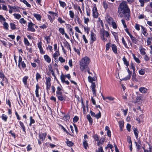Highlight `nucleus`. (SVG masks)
Masks as SVG:
<instances>
[{
	"instance_id": "1",
	"label": "nucleus",
	"mask_w": 152,
	"mask_h": 152,
	"mask_svg": "<svg viewBox=\"0 0 152 152\" xmlns=\"http://www.w3.org/2000/svg\"><path fill=\"white\" fill-rule=\"evenodd\" d=\"M118 15L119 17H122L124 14L130 12L126 1H123L119 5L118 8Z\"/></svg>"
},
{
	"instance_id": "2",
	"label": "nucleus",
	"mask_w": 152,
	"mask_h": 152,
	"mask_svg": "<svg viewBox=\"0 0 152 152\" xmlns=\"http://www.w3.org/2000/svg\"><path fill=\"white\" fill-rule=\"evenodd\" d=\"M90 62V59L87 57H83L80 62V69L83 71L85 69L87 68Z\"/></svg>"
},
{
	"instance_id": "3",
	"label": "nucleus",
	"mask_w": 152,
	"mask_h": 152,
	"mask_svg": "<svg viewBox=\"0 0 152 152\" xmlns=\"http://www.w3.org/2000/svg\"><path fill=\"white\" fill-rule=\"evenodd\" d=\"M27 62L26 60L23 59L22 57L20 55L19 56L18 66L20 69H24L26 67V63Z\"/></svg>"
},
{
	"instance_id": "4",
	"label": "nucleus",
	"mask_w": 152,
	"mask_h": 152,
	"mask_svg": "<svg viewBox=\"0 0 152 152\" xmlns=\"http://www.w3.org/2000/svg\"><path fill=\"white\" fill-rule=\"evenodd\" d=\"M34 25H35V24L31 22L28 23L27 30L32 32H35V30L34 27Z\"/></svg>"
},
{
	"instance_id": "5",
	"label": "nucleus",
	"mask_w": 152,
	"mask_h": 152,
	"mask_svg": "<svg viewBox=\"0 0 152 152\" xmlns=\"http://www.w3.org/2000/svg\"><path fill=\"white\" fill-rule=\"evenodd\" d=\"M58 100L64 102L66 99V96L64 94H61L60 95L56 96Z\"/></svg>"
},
{
	"instance_id": "6",
	"label": "nucleus",
	"mask_w": 152,
	"mask_h": 152,
	"mask_svg": "<svg viewBox=\"0 0 152 152\" xmlns=\"http://www.w3.org/2000/svg\"><path fill=\"white\" fill-rule=\"evenodd\" d=\"M93 16L94 18H97L98 16V13L96 6H94L92 9Z\"/></svg>"
},
{
	"instance_id": "7",
	"label": "nucleus",
	"mask_w": 152,
	"mask_h": 152,
	"mask_svg": "<svg viewBox=\"0 0 152 152\" xmlns=\"http://www.w3.org/2000/svg\"><path fill=\"white\" fill-rule=\"evenodd\" d=\"M96 35L94 32L91 31V41L90 43H92L96 40Z\"/></svg>"
},
{
	"instance_id": "8",
	"label": "nucleus",
	"mask_w": 152,
	"mask_h": 152,
	"mask_svg": "<svg viewBox=\"0 0 152 152\" xmlns=\"http://www.w3.org/2000/svg\"><path fill=\"white\" fill-rule=\"evenodd\" d=\"M47 135L46 132L40 133L39 134V137L40 140L43 141L45 140Z\"/></svg>"
},
{
	"instance_id": "9",
	"label": "nucleus",
	"mask_w": 152,
	"mask_h": 152,
	"mask_svg": "<svg viewBox=\"0 0 152 152\" xmlns=\"http://www.w3.org/2000/svg\"><path fill=\"white\" fill-rule=\"evenodd\" d=\"M141 28L142 33L144 35L145 37H147L148 35L147 29L142 26H140Z\"/></svg>"
},
{
	"instance_id": "10",
	"label": "nucleus",
	"mask_w": 152,
	"mask_h": 152,
	"mask_svg": "<svg viewBox=\"0 0 152 152\" xmlns=\"http://www.w3.org/2000/svg\"><path fill=\"white\" fill-rule=\"evenodd\" d=\"M62 87L58 86L57 88V90L56 91V96H58L61 94H63L62 91Z\"/></svg>"
},
{
	"instance_id": "11",
	"label": "nucleus",
	"mask_w": 152,
	"mask_h": 152,
	"mask_svg": "<svg viewBox=\"0 0 152 152\" xmlns=\"http://www.w3.org/2000/svg\"><path fill=\"white\" fill-rule=\"evenodd\" d=\"M127 34L130 37V39H131L132 42L135 44H136L137 42V39L136 38L133 37L130 33H129V31H128Z\"/></svg>"
},
{
	"instance_id": "12",
	"label": "nucleus",
	"mask_w": 152,
	"mask_h": 152,
	"mask_svg": "<svg viewBox=\"0 0 152 152\" xmlns=\"http://www.w3.org/2000/svg\"><path fill=\"white\" fill-rule=\"evenodd\" d=\"M28 79V77L26 76H24L23 78L22 81L25 87H26L27 86V80Z\"/></svg>"
},
{
	"instance_id": "13",
	"label": "nucleus",
	"mask_w": 152,
	"mask_h": 152,
	"mask_svg": "<svg viewBox=\"0 0 152 152\" xmlns=\"http://www.w3.org/2000/svg\"><path fill=\"white\" fill-rule=\"evenodd\" d=\"M44 58L45 61L48 63H49L51 62V59L49 56L47 55H44Z\"/></svg>"
},
{
	"instance_id": "14",
	"label": "nucleus",
	"mask_w": 152,
	"mask_h": 152,
	"mask_svg": "<svg viewBox=\"0 0 152 152\" xmlns=\"http://www.w3.org/2000/svg\"><path fill=\"white\" fill-rule=\"evenodd\" d=\"M139 91L141 93H146L148 91V89L144 87H142L139 88Z\"/></svg>"
},
{
	"instance_id": "15",
	"label": "nucleus",
	"mask_w": 152,
	"mask_h": 152,
	"mask_svg": "<svg viewBox=\"0 0 152 152\" xmlns=\"http://www.w3.org/2000/svg\"><path fill=\"white\" fill-rule=\"evenodd\" d=\"M111 48L113 52L115 54H117V48L116 45L114 44H113L111 46Z\"/></svg>"
},
{
	"instance_id": "16",
	"label": "nucleus",
	"mask_w": 152,
	"mask_h": 152,
	"mask_svg": "<svg viewBox=\"0 0 152 152\" xmlns=\"http://www.w3.org/2000/svg\"><path fill=\"white\" fill-rule=\"evenodd\" d=\"M36 89L35 90V94L37 97L39 98V86L38 84L37 83L36 86Z\"/></svg>"
},
{
	"instance_id": "17",
	"label": "nucleus",
	"mask_w": 152,
	"mask_h": 152,
	"mask_svg": "<svg viewBox=\"0 0 152 152\" xmlns=\"http://www.w3.org/2000/svg\"><path fill=\"white\" fill-rule=\"evenodd\" d=\"M8 81L7 78L5 77L2 78V81L0 82V83L2 86H4V83H5L6 84L7 83Z\"/></svg>"
},
{
	"instance_id": "18",
	"label": "nucleus",
	"mask_w": 152,
	"mask_h": 152,
	"mask_svg": "<svg viewBox=\"0 0 152 152\" xmlns=\"http://www.w3.org/2000/svg\"><path fill=\"white\" fill-rule=\"evenodd\" d=\"M105 35L104 31L101 34V38L104 42L107 41V39L104 37Z\"/></svg>"
},
{
	"instance_id": "19",
	"label": "nucleus",
	"mask_w": 152,
	"mask_h": 152,
	"mask_svg": "<svg viewBox=\"0 0 152 152\" xmlns=\"http://www.w3.org/2000/svg\"><path fill=\"white\" fill-rule=\"evenodd\" d=\"M19 124L21 128H22V129H23V131L24 132L26 133V129H25V126H24L23 123L21 121H19Z\"/></svg>"
},
{
	"instance_id": "20",
	"label": "nucleus",
	"mask_w": 152,
	"mask_h": 152,
	"mask_svg": "<svg viewBox=\"0 0 152 152\" xmlns=\"http://www.w3.org/2000/svg\"><path fill=\"white\" fill-rule=\"evenodd\" d=\"M34 17L38 21L40 20L41 19V16L38 14L34 13L33 15Z\"/></svg>"
},
{
	"instance_id": "21",
	"label": "nucleus",
	"mask_w": 152,
	"mask_h": 152,
	"mask_svg": "<svg viewBox=\"0 0 152 152\" xmlns=\"http://www.w3.org/2000/svg\"><path fill=\"white\" fill-rule=\"evenodd\" d=\"M125 16V19L126 20L128 21L129 20V18L130 17V12H127L126 14H124Z\"/></svg>"
},
{
	"instance_id": "22",
	"label": "nucleus",
	"mask_w": 152,
	"mask_h": 152,
	"mask_svg": "<svg viewBox=\"0 0 152 152\" xmlns=\"http://www.w3.org/2000/svg\"><path fill=\"white\" fill-rule=\"evenodd\" d=\"M140 53L141 55H145V54L146 53L145 52V49L142 47H141L140 48Z\"/></svg>"
},
{
	"instance_id": "23",
	"label": "nucleus",
	"mask_w": 152,
	"mask_h": 152,
	"mask_svg": "<svg viewBox=\"0 0 152 152\" xmlns=\"http://www.w3.org/2000/svg\"><path fill=\"white\" fill-rule=\"evenodd\" d=\"M133 131L135 137L137 139L138 137V131L137 128H134L133 129Z\"/></svg>"
},
{
	"instance_id": "24",
	"label": "nucleus",
	"mask_w": 152,
	"mask_h": 152,
	"mask_svg": "<svg viewBox=\"0 0 152 152\" xmlns=\"http://www.w3.org/2000/svg\"><path fill=\"white\" fill-rule=\"evenodd\" d=\"M29 119L30 122L29 124V126H31L32 124L35 123V121L34 120L33 118V117L32 116H30Z\"/></svg>"
},
{
	"instance_id": "25",
	"label": "nucleus",
	"mask_w": 152,
	"mask_h": 152,
	"mask_svg": "<svg viewBox=\"0 0 152 152\" xmlns=\"http://www.w3.org/2000/svg\"><path fill=\"white\" fill-rule=\"evenodd\" d=\"M51 79L50 78L48 77V78H47L46 82H45L46 86H51Z\"/></svg>"
},
{
	"instance_id": "26",
	"label": "nucleus",
	"mask_w": 152,
	"mask_h": 152,
	"mask_svg": "<svg viewBox=\"0 0 152 152\" xmlns=\"http://www.w3.org/2000/svg\"><path fill=\"white\" fill-rule=\"evenodd\" d=\"M87 118L89 123L92 124L93 123V119L91 118L90 115L89 114L87 115Z\"/></svg>"
},
{
	"instance_id": "27",
	"label": "nucleus",
	"mask_w": 152,
	"mask_h": 152,
	"mask_svg": "<svg viewBox=\"0 0 152 152\" xmlns=\"http://www.w3.org/2000/svg\"><path fill=\"white\" fill-rule=\"evenodd\" d=\"M66 140L67 141L66 142L68 146L70 147L74 145V143L72 142L69 141L68 139H66Z\"/></svg>"
},
{
	"instance_id": "28",
	"label": "nucleus",
	"mask_w": 152,
	"mask_h": 152,
	"mask_svg": "<svg viewBox=\"0 0 152 152\" xmlns=\"http://www.w3.org/2000/svg\"><path fill=\"white\" fill-rule=\"evenodd\" d=\"M107 21L109 24H111L113 22V19L110 16L107 17Z\"/></svg>"
},
{
	"instance_id": "29",
	"label": "nucleus",
	"mask_w": 152,
	"mask_h": 152,
	"mask_svg": "<svg viewBox=\"0 0 152 152\" xmlns=\"http://www.w3.org/2000/svg\"><path fill=\"white\" fill-rule=\"evenodd\" d=\"M132 80L134 82H137L138 81L137 79L136 78V74H132Z\"/></svg>"
},
{
	"instance_id": "30",
	"label": "nucleus",
	"mask_w": 152,
	"mask_h": 152,
	"mask_svg": "<svg viewBox=\"0 0 152 152\" xmlns=\"http://www.w3.org/2000/svg\"><path fill=\"white\" fill-rule=\"evenodd\" d=\"M4 28L6 30H9V25L8 23L6 22H4L3 23Z\"/></svg>"
},
{
	"instance_id": "31",
	"label": "nucleus",
	"mask_w": 152,
	"mask_h": 152,
	"mask_svg": "<svg viewBox=\"0 0 152 152\" xmlns=\"http://www.w3.org/2000/svg\"><path fill=\"white\" fill-rule=\"evenodd\" d=\"M83 28L84 31L87 33V34H89L90 30V28L88 27V26H83Z\"/></svg>"
},
{
	"instance_id": "32",
	"label": "nucleus",
	"mask_w": 152,
	"mask_h": 152,
	"mask_svg": "<svg viewBox=\"0 0 152 152\" xmlns=\"http://www.w3.org/2000/svg\"><path fill=\"white\" fill-rule=\"evenodd\" d=\"M118 124L120 127V129L121 130H122V128L124 127V122L123 121H120L118 122Z\"/></svg>"
},
{
	"instance_id": "33",
	"label": "nucleus",
	"mask_w": 152,
	"mask_h": 152,
	"mask_svg": "<svg viewBox=\"0 0 152 152\" xmlns=\"http://www.w3.org/2000/svg\"><path fill=\"white\" fill-rule=\"evenodd\" d=\"M103 4L104 8L105 10H107L108 7V5L105 1H103Z\"/></svg>"
},
{
	"instance_id": "34",
	"label": "nucleus",
	"mask_w": 152,
	"mask_h": 152,
	"mask_svg": "<svg viewBox=\"0 0 152 152\" xmlns=\"http://www.w3.org/2000/svg\"><path fill=\"white\" fill-rule=\"evenodd\" d=\"M122 59L124 61V64L127 67H128L129 65V62L127 61L125 56Z\"/></svg>"
},
{
	"instance_id": "35",
	"label": "nucleus",
	"mask_w": 152,
	"mask_h": 152,
	"mask_svg": "<svg viewBox=\"0 0 152 152\" xmlns=\"http://www.w3.org/2000/svg\"><path fill=\"white\" fill-rule=\"evenodd\" d=\"M83 145L84 148L86 149H87V147L88 146V141L87 140H84L83 142Z\"/></svg>"
},
{
	"instance_id": "36",
	"label": "nucleus",
	"mask_w": 152,
	"mask_h": 152,
	"mask_svg": "<svg viewBox=\"0 0 152 152\" xmlns=\"http://www.w3.org/2000/svg\"><path fill=\"white\" fill-rule=\"evenodd\" d=\"M63 43L64 44V46L65 47H66L67 49H69L71 50L70 45L67 41H66L65 42H64Z\"/></svg>"
},
{
	"instance_id": "37",
	"label": "nucleus",
	"mask_w": 152,
	"mask_h": 152,
	"mask_svg": "<svg viewBox=\"0 0 152 152\" xmlns=\"http://www.w3.org/2000/svg\"><path fill=\"white\" fill-rule=\"evenodd\" d=\"M122 42L123 43V44L124 45V47L127 48H129L128 47L126 43V42L125 41L124 38L123 37H122Z\"/></svg>"
},
{
	"instance_id": "38",
	"label": "nucleus",
	"mask_w": 152,
	"mask_h": 152,
	"mask_svg": "<svg viewBox=\"0 0 152 152\" xmlns=\"http://www.w3.org/2000/svg\"><path fill=\"white\" fill-rule=\"evenodd\" d=\"M149 0H139V1L140 3V6L143 7L144 6V3L148 1Z\"/></svg>"
},
{
	"instance_id": "39",
	"label": "nucleus",
	"mask_w": 152,
	"mask_h": 152,
	"mask_svg": "<svg viewBox=\"0 0 152 152\" xmlns=\"http://www.w3.org/2000/svg\"><path fill=\"white\" fill-rule=\"evenodd\" d=\"M24 42L25 45L27 46H28L30 45V43L27 39L26 37L24 38Z\"/></svg>"
},
{
	"instance_id": "40",
	"label": "nucleus",
	"mask_w": 152,
	"mask_h": 152,
	"mask_svg": "<svg viewBox=\"0 0 152 152\" xmlns=\"http://www.w3.org/2000/svg\"><path fill=\"white\" fill-rule=\"evenodd\" d=\"M1 118L5 122H6L7 121V120L8 118L7 116L4 114H2L1 116Z\"/></svg>"
},
{
	"instance_id": "41",
	"label": "nucleus",
	"mask_w": 152,
	"mask_h": 152,
	"mask_svg": "<svg viewBox=\"0 0 152 152\" xmlns=\"http://www.w3.org/2000/svg\"><path fill=\"white\" fill-rule=\"evenodd\" d=\"M88 80L89 82L91 83H93V81L95 80L94 78L92 77L90 75L88 76Z\"/></svg>"
},
{
	"instance_id": "42",
	"label": "nucleus",
	"mask_w": 152,
	"mask_h": 152,
	"mask_svg": "<svg viewBox=\"0 0 152 152\" xmlns=\"http://www.w3.org/2000/svg\"><path fill=\"white\" fill-rule=\"evenodd\" d=\"M58 31L62 35H63L64 34L65 30L64 28L61 27L59 28L58 29Z\"/></svg>"
},
{
	"instance_id": "43",
	"label": "nucleus",
	"mask_w": 152,
	"mask_h": 152,
	"mask_svg": "<svg viewBox=\"0 0 152 152\" xmlns=\"http://www.w3.org/2000/svg\"><path fill=\"white\" fill-rule=\"evenodd\" d=\"M69 15L71 18H73L74 17L75 14L74 12L72 10L69 11Z\"/></svg>"
},
{
	"instance_id": "44",
	"label": "nucleus",
	"mask_w": 152,
	"mask_h": 152,
	"mask_svg": "<svg viewBox=\"0 0 152 152\" xmlns=\"http://www.w3.org/2000/svg\"><path fill=\"white\" fill-rule=\"evenodd\" d=\"M132 56L133 57V58L134 60L138 63H140V61L139 59L137 58L135 55L133 54H132Z\"/></svg>"
},
{
	"instance_id": "45",
	"label": "nucleus",
	"mask_w": 152,
	"mask_h": 152,
	"mask_svg": "<svg viewBox=\"0 0 152 152\" xmlns=\"http://www.w3.org/2000/svg\"><path fill=\"white\" fill-rule=\"evenodd\" d=\"M41 78V77L39 73L37 72L36 74V80L37 82L38 81V80L39 79Z\"/></svg>"
},
{
	"instance_id": "46",
	"label": "nucleus",
	"mask_w": 152,
	"mask_h": 152,
	"mask_svg": "<svg viewBox=\"0 0 152 152\" xmlns=\"http://www.w3.org/2000/svg\"><path fill=\"white\" fill-rule=\"evenodd\" d=\"M10 27L12 30H14L16 28V25L13 23H10Z\"/></svg>"
},
{
	"instance_id": "47",
	"label": "nucleus",
	"mask_w": 152,
	"mask_h": 152,
	"mask_svg": "<svg viewBox=\"0 0 152 152\" xmlns=\"http://www.w3.org/2000/svg\"><path fill=\"white\" fill-rule=\"evenodd\" d=\"M145 70L143 69H141L139 71V73L141 75H143L145 73Z\"/></svg>"
},
{
	"instance_id": "48",
	"label": "nucleus",
	"mask_w": 152,
	"mask_h": 152,
	"mask_svg": "<svg viewBox=\"0 0 152 152\" xmlns=\"http://www.w3.org/2000/svg\"><path fill=\"white\" fill-rule=\"evenodd\" d=\"M131 76V75H128L125 77L123 78L122 79V80L126 81V80H129L130 79Z\"/></svg>"
},
{
	"instance_id": "49",
	"label": "nucleus",
	"mask_w": 152,
	"mask_h": 152,
	"mask_svg": "<svg viewBox=\"0 0 152 152\" xmlns=\"http://www.w3.org/2000/svg\"><path fill=\"white\" fill-rule=\"evenodd\" d=\"M65 76L63 74H62L61 76V82L63 83H64L65 81Z\"/></svg>"
},
{
	"instance_id": "50",
	"label": "nucleus",
	"mask_w": 152,
	"mask_h": 152,
	"mask_svg": "<svg viewBox=\"0 0 152 152\" xmlns=\"http://www.w3.org/2000/svg\"><path fill=\"white\" fill-rule=\"evenodd\" d=\"M104 31L105 36L108 39L110 37V34L107 31H105L104 30Z\"/></svg>"
},
{
	"instance_id": "51",
	"label": "nucleus",
	"mask_w": 152,
	"mask_h": 152,
	"mask_svg": "<svg viewBox=\"0 0 152 152\" xmlns=\"http://www.w3.org/2000/svg\"><path fill=\"white\" fill-rule=\"evenodd\" d=\"M69 116L68 115H65L63 118V119L64 121L69 120Z\"/></svg>"
},
{
	"instance_id": "52",
	"label": "nucleus",
	"mask_w": 152,
	"mask_h": 152,
	"mask_svg": "<svg viewBox=\"0 0 152 152\" xmlns=\"http://www.w3.org/2000/svg\"><path fill=\"white\" fill-rule=\"evenodd\" d=\"M59 3L60 5V6L63 7H64L66 5L65 2L63 1H59Z\"/></svg>"
},
{
	"instance_id": "53",
	"label": "nucleus",
	"mask_w": 152,
	"mask_h": 152,
	"mask_svg": "<svg viewBox=\"0 0 152 152\" xmlns=\"http://www.w3.org/2000/svg\"><path fill=\"white\" fill-rule=\"evenodd\" d=\"M13 15L15 18L17 19H19L21 17V15L18 14H14Z\"/></svg>"
},
{
	"instance_id": "54",
	"label": "nucleus",
	"mask_w": 152,
	"mask_h": 152,
	"mask_svg": "<svg viewBox=\"0 0 152 152\" xmlns=\"http://www.w3.org/2000/svg\"><path fill=\"white\" fill-rule=\"evenodd\" d=\"M59 55V53L58 51L56 52L55 53H54L53 55V57L54 58L56 59V58Z\"/></svg>"
},
{
	"instance_id": "55",
	"label": "nucleus",
	"mask_w": 152,
	"mask_h": 152,
	"mask_svg": "<svg viewBox=\"0 0 152 152\" xmlns=\"http://www.w3.org/2000/svg\"><path fill=\"white\" fill-rule=\"evenodd\" d=\"M22 2L25 4L26 6L28 7H31V5L29 4L26 0H23L22 1Z\"/></svg>"
},
{
	"instance_id": "56",
	"label": "nucleus",
	"mask_w": 152,
	"mask_h": 152,
	"mask_svg": "<svg viewBox=\"0 0 152 152\" xmlns=\"http://www.w3.org/2000/svg\"><path fill=\"white\" fill-rule=\"evenodd\" d=\"M58 21L60 24H62L65 23V21L63 20V19L60 17H59L58 19Z\"/></svg>"
},
{
	"instance_id": "57",
	"label": "nucleus",
	"mask_w": 152,
	"mask_h": 152,
	"mask_svg": "<svg viewBox=\"0 0 152 152\" xmlns=\"http://www.w3.org/2000/svg\"><path fill=\"white\" fill-rule=\"evenodd\" d=\"M140 26H140V25H139L138 24L136 23L135 24V26H134V27L136 30L139 31L140 29Z\"/></svg>"
},
{
	"instance_id": "58",
	"label": "nucleus",
	"mask_w": 152,
	"mask_h": 152,
	"mask_svg": "<svg viewBox=\"0 0 152 152\" xmlns=\"http://www.w3.org/2000/svg\"><path fill=\"white\" fill-rule=\"evenodd\" d=\"M59 61L62 63H64L65 62V60L62 57L60 56L58 58Z\"/></svg>"
},
{
	"instance_id": "59",
	"label": "nucleus",
	"mask_w": 152,
	"mask_h": 152,
	"mask_svg": "<svg viewBox=\"0 0 152 152\" xmlns=\"http://www.w3.org/2000/svg\"><path fill=\"white\" fill-rule=\"evenodd\" d=\"M101 117V113L100 111H99V113L96 114V116L95 117L97 119H98L100 118Z\"/></svg>"
},
{
	"instance_id": "60",
	"label": "nucleus",
	"mask_w": 152,
	"mask_h": 152,
	"mask_svg": "<svg viewBox=\"0 0 152 152\" xmlns=\"http://www.w3.org/2000/svg\"><path fill=\"white\" fill-rule=\"evenodd\" d=\"M111 24L112 26L113 27L114 29H116L117 28V25L115 22H113Z\"/></svg>"
},
{
	"instance_id": "61",
	"label": "nucleus",
	"mask_w": 152,
	"mask_h": 152,
	"mask_svg": "<svg viewBox=\"0 0 152 152\" xmlns=\"http://www.w3.org/2000/svg\"><path fill=\"white\" fill-rule=\"evenodd\" d=\"M19 22L21 24L23 23L24 24L26 23V21L24 20L23 18H21L19 20Z\"/></svg>"
},
{
	"instance_id": "62",
	"label": "nucleus",
	"mask_w": 152,
	"mask_h": 152,
	"mask_svg": "<svg viewBox=\"0 0 152 152\" xmlns=\"http://www.w3.org/2000/svg\"><path fill=\"white\" fill-rule=\"evenodd\" d=\"M131 127V125L129 124L128 123L127 124L126 128L127 130L128 131H130V128Z\"/></svg>"
},
{
	"instance_id": "63",
	"label": "nucleus",
	"mask_w": 152,
	"mask_h": 152,
	"mask_svg": "<svg viewBox=\"0 0 152 152\" xmlns=\"http://www.w3.org/2000/svg\"><path fill=\"white\" fill-rule=\"evenodd\" d=\"M127 139L128 143L130 144L132 143V142L131 140V137L129 136H127Z\"/></svg>"
},
{
	"instance_id": "64",
	"label": "nucleus",
	"mask_w": 152,
	"mask_h": 152,
	"mask_svg": "<svg viewBox=\"0 0 152 152\" xmlns=\"http://www.w3.org/2000/svg\"><path fill=\"white\" fill-rule=\"evenodd\" d=\"M96 152H104L102 147L101 146L99 148Z\"/></svg>"
}]
</instances>
